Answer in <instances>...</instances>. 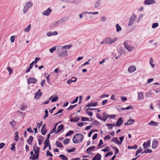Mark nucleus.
<instances>
[{
    "instance_id": "47",
    "label": "nucleus",
    "mask_w": 160,
    "mask_h": 160,
    "mask_svg": "<svg viewBox=\"0 0 160 160\" xmlns=\"http://www.w3.org/2000/svg\"><path fill=\"white\" fill-rule=\"evenodd\" d=\"M40 59V58H36L35 59V61L32 62L33 64H36L37 62Z\"/></svg>"
},
{
    "instance_id": "10",
    "label": "nucleus",
    "mask_w": 160,
    "mask_h": 160,
    "mask_svg": "<svg viewBox=\"0 0 160 160\" xmlns=\"http://www.w3.org/2000/svg\"><path fill=\"white\" fill-rule=\"evenodd\" d=\"M155 3L156 1L154 0H145L143 2V3L145 5L154 4Z\"/></svg>"
},
{
    "instance_id": "45",
    "label": "nucleus",
    "mask_w": 160,
    "mask_h": 160,
    "mask_svg": "<svg viewBox=\"0 0 160 160\" xmlns=\"http://www.w3.org/2000/svg\"><path fill=\"white\" fill-rule=\"evenodd\" d=\"M76 148H73L70 149H68L67 151L68 152H74L75 151Z\"/></svg>"
},
{
    "instance_id": "48",
    "label": "nucleus",
    "mask_w": 160,
    "mask_h": 160,
    "mask_svg": "<svg viewBox=\"0 0 160 160\" xmlns=\"http://www.w3.org/2000/svg\"><path fill=\"white\" fill-rule=\"evenodd\" d=\"M70 141V140L68 138L65 139L63 141L64 144H66L68 143Z\"/></svg>"
},
{
    "instance_id": "34",
    "label": "nucleus",
    "mask_w": 160,
    "mask_h": 160,
    "mask_svg": "<svg viewBox=\"0 0 160 160\" xmlns=\"http://www.w3.org/2000/svg\"><path fill=\"white\" fill-rule=\"evenodd\" d=\"M31 27V25L29 24L26 28L24 29V31L27 32H28L30 29Z\"/></svg>"
},
{
    "instance_id": "55",
    "label": "nucleus",
    "mask_w": 160,
    "mask_h": 160,
    "mask_svg": "<svg viewBox=\"0 0 160 160\" xmlns=\"http://www.w3.org/2000/svg\"><path fill=\"white\" fill-rule=\"evenodd\" d=\"M132 106H129L126 108H121V110H129L130 109H132Z\"/></svg>"
},
{
    "instance_id": "3",
    "label": "nucleus",
    "mask_w": 160,
    "mask_h": 160,
    "mask_svg": "<svg viewBox=\"0 0 160 160\" xmlns=\"http://www.w3.org/2000/svg\"><path fill=\"white\" fill-rule=\"evenodd\" d=\"M65 19L64 18H62L56 21L53 22L52 24V26L53 27H57L62 24L65 23Z\"/></svg>"
},
{
    "instance_id": "44",
    "label": "nucleus",
    "mask_w": 160,
    "mask_h": 160,
    "mask_svg": "<svg viewBox=\"0 0 160 160\" xmlns=\"http://www.w3.org/2000/svg\"><path fill=\"white\" fill-rule=\"evenodd\" d=\"M45 115L43 117V119H45L46 118L48 117V111L47 110H46L45 111Z\"/></svg>"
},
{
    "instance_id": "20",
    "label": "nucleus",
    "mask_w": 160,
    "mask_h": 160,
    "mask_svg": "<svg viewBox=\"0 0 160 160\" xmlns=\"http://www.w3.org/2000/svg\"><path fill=\"white\" fill-rule=\"evenodd\" d=\"M118 52L120 55L124 54L126 52V51L124 48L121 47L118 51Z\"/></svg>"
},
{
    "instance_id": "40",
    "label": "nucleus",
    "mask_w": 160,
    "mask_h": 160,
    "mask_svg": "<svg viewBox=\"0 0 160 160\" xmlns=\"http://www.w3.org/2000/svg\"><path fill=\"white\" fill-rule=\"evenodd\" d=\"M41 131L42 134L43 135H45L47 132V130L46 128H41Z\"/></svg>"
},
{
    "instance_id": "51",
    "label": "nucleus",
    "mask_w": 160,
    "mask_h": 160,
    "mask_svg": "<svg viewBox=\"0 0 160 160\" xmlns=\"http://www.w3.org/2000/svg\"><path fill=\"white\" fill-rule=\"evenodd\" d=\"M81 118L82 120L83 121H88L89 120V118H88L87 117H81Z\"/></svg>"
},
{
    "instance_id": "13",
    "label": "nucleus",
    "mask_w": 160,
    "mask_h": 160,
    "mask_svg": "<svg viewBox=\"0 0 160 160\" xmlns=\"http://www.w3.org/2000/svg\"><path fill=\"white\" fill-rule=\"evenodd\" d=\"M136 69V67L134 66H130L128 69V72L130 73H132L135 71Z\"/></svg>"
},
{
    "instance_id": "60",
    "label": "nucleus",
    "mask_w": 160,
    "mask_h": 160,
    "mask_svg": "<svg viewBox=\"0 0 160 160\" xmlns=\"http://www.w3.org/2000/svg\"><path fill=\"white\" fill-rule=\"evenodd\" d=\"M108 118L113 119L114 118L116 117V115H108Z\"/></svg>"
},
{
    "instance_id": "1",
    "label": "nucleus",
    "mask_w": 160,
    "mask_h": 160,
    "mask_svg": "<svg viewBox=\"0 0 160 160\" xmlns=\"http://www.w3.org/2000/svg\"><path fill=\"white\" fill-rule=\"evenodd\" d=\"M118 40L117 38L112 39L110 37H107L104 39L100 43L102 44H112L116 42Z\"/></svg>"
},
{
    "instance_id": "62",
    "label": "nucleus",
    "mask_w": 160,
    "mask_h": 160,
    "mask_svg": "<svg viewBox=\"0 0 160 160\" xmlns=\"http://www.w3.org/2000/svg\"><path fill=\"white\" fill-rule=\"evenodd\" d=\"M46 155L47 156H49L51 157L53 156V155L48 151L47 152Z\"/></svg>"
},
{
    "instance_id": "23",
    "label": "nucleus",
    "mask_w": 160,
    "mask_h": 160,
    "mask_svg": "<svg viewBox=\"0 0 160 160\" xmlns=\"http://www.w3.org/2000/svg\"><path fill=\"white\" fill-rule=\"evenodd\" d=\"M63 128V124H61L58 126V129L57 132L55 133L56 134L62 131V130Z\"/></svg>"
},
{
    "instance_id": "14",
    "label": "nucleus",
    "mask_w": 160,
    "mask_h": 160,
    "mask_svg": "<svg viewBox=\"0 0 160 160\" xmlns=\"http://www.w3.org/2000/svg\"><path fill=\"white\" fill-rule=\"evenodd\" d=\"M135 122L134 119H130L124 123L125 125H131L133 124Z\"/></svg>"
},
{
    "instance_id": "21",
    "label": "nucleus",
    "mask_w": 160,
    "mask_h": 160,
    "mask_svg": "<svg viewBox=\"0 0 160 160\" xmlns=\"http://www.w3.org/2000/svg\"><path fill=\"white\" fill-rule=\"evenodd\" d=\"M58 32L57 31H54L53 32H49L47 33V35L48 37L52 36L53 35H58Z\"/></svg>"
},
{
    "instance_id": "15",
    "label": "nucleus",
    "mask_w": 160,
    "mask_h": 160,
    "mask_svg": "<svg viewBox=\"0 0 160 160\" xmlns=\"http://www.w3.org/2000/svg\"><path fill=\"white\" fill-rule=\"evenodd\" d=\"M158 142L156 139H154L152 141V148H155L158 145Z\"/></svg>"
},
{
    "instance_id": "28",
    "label": "nucleus",
    "mask_w": 160,
    "mask_h": 160,
    "mask_svg": "<svg viewBox=\"0 0 160 160\" xmlns=\"http://www.w3.org/2000/svg\"><path fill=\"white\" fill-rule=\"evenodd\" d=\"M44 138L42 136H40L38 139V144L40 145L44 140Z\"/></svg>"
},
{
    "instance_id": "58",
    "label": "nucleus",
    "mask_w": 160,
    "mask_h": 160,
    "mask_svg": "<svg viewBox=\"0 0 160 160\" xmlns=\"http://www.w3.org/2000/svg\"><path fill=\"white\" fill-rule=\"evenodd\" d=\"M77 104H75L74 105H71L69 107L67 108V110H72L73 108L76 107Z\"/></svg>"
},
{
    "instance_id": "63",
    "label": "nucleus",
    "mask_w": 160,
    "mask_h": 160,
    "mask_svg": "<svg viewBox=\"0 0 160 160\" xmlns=\"http://www.w3.org/2000/svg\"><path fill=\"white\" fill-rule=\"evenodd\" d=\"M56 48L55 47H52V48L49 49V51L51 53H53L54 50H55Z\"/></svg>"
},
{
    "instance_id": "2",
    "label": "nucleus",
    "mask_w": 160,
    "mask_h": 160,
    "mask_svg": "<svg viewBox=\"0 0 160 160\" xmlns=\"http://www.w3.org/2000/svg\"><path fill=\"white\" fill-rule=\"evenodd\" d=\"M83 139V135L80 133L76 134L72 138V141L74 143L81 142Z\"/></svg>"
},
{
    "instance_id": "27",
    "label": "nucleus",
    "mask_w": 160,
    "mask_h": 160,
    "mask_svg": "<svg viewBox=\"0 0 160 160\" xmlns=\"http://www.w3.org/2000/svg\"><path fill=\"white\" fill-rule=\"evenodd\" d=\"M98 102H95L93 103H90L87 104L86 107H95L97 105Z\"/></svg>"
},
{
    "instance_id": "49",
    "label": "nucleus",
    "mask_w": 160,
    "mask_h": 160,
    "mask_svg": "<svg viewBox=\"0 0 160 160\" xmlns=\"http://www.w3.org/2000/svg\"><path fill=\"white\" fill-rule=\"evenodd\" d=\"M62 52L65 56H67L68 55V52L67 50L66 49L63 50V49H62Z\"/></svg>"
},
{
    "instance_id": "7",
    "label": "nucleus",
    "mask_w": 160,
    "mask_h": 160,
    "mask_svg": "<svg viewBox=\"0 0 160 160\" xmlns=\"http://www.w3.org/2000/svg\"><path fill=\"white\" fill-rule=\"evenodd\" d=\"M137 18V16L133 14L131 17L129 22L128 23V26H130L132 25L133 22L135 21Z\"/></svg>"
},
{
    "instance_id": "56",
    "label": "nucleus",
    "mask_w": 160,
    "mask_h": 160,
    "mask_svg": "<svg viewBox=\"0 0 160 160\" xmlns=\"http://www.w3.org/2000/svg\"><path fill=\"white\" fill-rule=\"evenodd\" d=\"M109 96L108 94H103L102 95L100 96V98H103L105 97H108Z\"/></svg>"
},
{
    "instance_id": "38",
    "label": "nucleus",
    "mask_w": 160,
    "mask_h": 160,
    "mask_svg": "<svg viewBox=\"0 0 160 160\" xmlns=\"http://www.w3.org/2000/svg\"><path fill=\"white\" fill-rule=\"evenodd\" d=\"M72 47V45L71 44H70L68 45H65L62 47V49H69Z\"/></svg>"
},
{
    "instance_id": "16",
    "label": "nucleus",
    "mask_w": 160,
    "mask_h": 160,
    "mask_svg": "<svg viewBox=\"0 0 160 160\" xmlns=\"http://www.w3.org/2000/svg\"><path fill=\"white\" fill-rule=\"evenodd\" d=\"M111 141L115 143L118 145H120L121 144V142H120V141L118 138L116 137L113 138L111 140Z\"/></svg>"
},
{
    "instance_id": "30",
    "label": "nucleus",
    "mask_w": 160,
    "mask_h": 160,
    "mask_svg": "<svg viewBox=\"0 0 160 160\" xmlns=\"http://www.w3.org/2000/svg\"><path fill=\"white\" fill-rule=\"evenodd\" d=\"M101 5V3L96 1L94 4V7L95 8H98Z\"/></svg>"
},
{
    "instance_id": "42",
    "label": "nucleus",
    "mask_w": 160,
    "mask_h": 160,
    "mask_svg": "<svg viewBox=\"0 0 160 160\" xmlns=\"http://www.w3.org/2000/svg\"><path fill=\"white\" fill-rule=\"evenodd\" d=\"M128 148L129 149H136L138 148V146L135 145L134 146H128Z\"/></svg>"
},
{
    "instance_id": "18",
    "label": "nucleus",
    "mask_w": 160,
    "mask_h": 160,
    "mask_svg": "<svg viewBox=\"0 0 160 160\" xmlns=\"http://www.w3.org/2000/svg\"><path fill=\"white\" fill-rule=\"evenodd\" d=\"M101 156L100 154L98 153L92 159V160H100Z\"/></svg>"
},
{
    "instance_id": "19",
    "label": "nucleus",
    "mask_w": 160,
    "mask_h": 160,
    "mask_svg": "<svg viewBox=\"0 0 160 160\" xmlns=\"http://www.w3.org/2000/svg\"><path fill=\"white\" fill-rule=\"evenodd\" d=\"M138 99L140 100H142L144 99L143 92H138Z\"/></svg>"
},
{
    "instance_id": "12",
    "label": "nucleus",
    "mask_w": 160,
    "mask_h": 160,
    "mask_svg": "<svg viewBox=\"0 0 160 160\" xmlns=\"http://www.w3.org/2000/svg\"><path fill=\"white\" fill-rule=\"evenodd\" d=\"M51 12V9L49 8H48L43 12L42 15L44 16H48L50 14Z\"/></svg>"
},
{
    "instance_id": "43",
    "label": "nucleus",
    "mask_w": 160,
    "mask_h": 160,
    "mask_svg": "<svg viewBox=\"0 0 160 160\" xmlns=\"http://www.w3.org/2000/svg\"><path fill=\"white\" fill-rule=\"evenodd\" d=\"M58 97L57 96H56L51 99V101L52 102H55L58 100Z\"/></svg>"
},
{
    "instance_id": "50",
    "label": "nucleus",
    "mask_w": 160,
    "mask_h": 160,
    "mask_svg": "<svg viewBox=\"0 0 160 160\" xmlns=\"http://www.w3.org/2000/svg\"><path fill=\"white\" fill-rule=\"evenodd\" d=\"M110 148L109 147H106L104 149H102V151L104 152H107L109 150Z\"/></svg>"
},
{
    "instance_id": "54",
    "label": "nucleus",
    "mask_w": 160,
    "mask_h": 160,
    "mask_svg": "<svg viewBox=\"0 0 160 160\" xmlns=\"http://www.w3.org/2000/svg\"><path fill=\"white\" fill-rule=\"evenodd\" d=\"M12 147L10 148V149L12 151H14L15 148V143H13L12 145Z\"/></svg>"
},
{
    "instance_id": "29",
    "label": "nucleus",
    "mask_w": 160,
    "mask_h": 160,
    "mask_svg": "<svg viewBox=\"0 0 160 160\" xmlns=\"http://www.w3.org/2000/svg\"><path fill=\"white\" fill-rule=\"evenodd\" d=\"M106 126L108 127L109 129L111 130L112 129V127L114 126H116V124H106Z\"/></svg>"
},
{
    "instance_id": "31",
    "label": "nucleus",
    "mask_w": 160,
    "mask_h": 160,
    "mask_svg": "<svg viewBox=\"0 0 160 160\" xmlns=\"http://www.w3.org/2000/svg\"><path fill=\"white\" fill-rule=\"evenodd\" d=\"M33 140V137L32 136H30L29 139L27 140V142L29 144H31Z\"/></svg>"
},
{
    "instance_id": "41",
    "label": "nucleus",
    "mask_w": 160,
    "mask_h": 160,
    "mask_svg": "<svg viewBox=\"0 0 160 160\" xmlns=\"http://www.w3.org/2000/svg\"><path fill=\"white\" fill-rule=\"evenodd\" d=\"M73 132H74L73 131L70 130L66 133L65 136L66 137L68 136H70L73 133Z\"/></svg>"
},
{
    "instance_id": "32",
    "label": "nucleus",
    "mask_w": 160,
    "mask_h": 160,
    "mask_svg": "<svg viewBox=\"0 0 160 160\" xmlns=\"http://www.w3.org/2000/svg\"><path fill=\"white\" fill-rule=\"evenodd\" d=\"M80 120V118L78 117H76L74 118L71 119L70 120L71 122H77Z\"/></svg>"
},
{
    "instance_id": "64",
    "label": "nucleus",
    "mask_w": 160,
    "mask_h": 160,
    "mask_svg": "<svg viewBox=\"0 0 160 160\" xmlns=\"http://www.w3.org/2000/svg\"><path fill=\"white\" fill-rule=\"evenodd\" d=\"M111 138V136L109 135H107L106 136H105L104 138V140H105L106 139L109 140Z\"/></svg>"
},
{
    "instance_id": "22",
    "label": "nucleus",
    "mask_w": 160,
    "mask_h": 160,
    "mask_svg": "<svg viewBox=\"0 0 160 160\" xmlns=\"http://www.w3.org/2000/svg\"><path fill=\"white\" fill-rule=\"evenodd\" d=\"M150 141H148L147 142H145L143 144V148L146 149L147 147H149L150 146Z\"/></svg>"
},
{
    "instance_id": "9",
    "label": "nucleus",
    "mask_w": 160,
    "mask_h": 160,
    "mask_svg": "<svg viewBox=\"0 0 160 160\" xmlns=\"http://www.w3.org/2000/svg\"><path fill=\"white\" fill-rule=\"evenodd\" d=\"M42 92H41L40 89H38L37 92L35 93L34 98L37 100L39 99L42 95Z\"/></svg>"
},
{
    "instance_id": "24",
    "label": "nucleus",
    "mask_w": 160,
    "mask_h": 160,
    "mask_svg": "<svg viewBox=\"0 0 160 160\" xmlns=\"http://www.w3.org/2000/svg\"><path fill=\"white\" fill-rule=\"evenodd\" d=\"M95 148V147L94 146H93L91 147H89L86 150V151L88 153L89 152H91L94 150Z\"/></svg>"
},
{
    "instance_id": "46",
    "label": "nucleus",
    "mask_w": 160,
    "mask_h": 160,
    "mask_svg": "<svg viewBox=\"0 0 160 160\" xmlns=\"http://www.w3.org/2000/svg\"><path fill=\"white\" fill-rule=\"evenodd\" d=\"M158 26V23H154L152 24V28H155Z\"/></svg>"
},
{
    "instance_id": "33",
    "label": "nucleus",
    "mask_w": 160,
    "mask_h": 160,
    "mask_svg": "<svg viewBox=\"0 0 160 160\" xmlns=\"http://www.w3.org/2000/svg\"><path fill=\"white\" fill-rule=\"evenodd\" d=\"M116 31L118 32L122 30L121 27L119 25V24L118 23L116 25Z\"/></svg>"
},
{
    "instance_id": "5",
    "label": "nucleus",
    "mask_w": 160,
    "mask_h": 160,
    "mask_svg": "<svg viewBox=\"0 0 160 160\" xmlns=\"http://www.w3.org/2000/svg\"><path fill=\"white\" fill-rule=\"evenodd\" d=\"M32 3L30 1H29L27 2L25 4L23 8V13H25L27 11L28 9L32 6Z\"/></svg>"
},
{
    "instance_id": "36",
    "label": "nucleus",
    "mask_w": 160,
    "mask_h": 160,
    "mask_svg": "<svg viewBox=\"0 0 160 160\" xmlns=\"http://www.w3.org/2000/svg\"><path fill=\"white\" fill-rule=\"evenodd\" d=\"M56 146L58 147L61 148L63 147V146L62 145V144L58 141H57L56 142Z\"/></svg>"
},
{
    "instance_id": "17",
    "label": "nucleus",
    "mask_w": 160,
    "mask_h": 160,
    "mask_svg": "<svg viewBox=\"0 0 160 160\" xmlns=\"http://www.w3.org/2000/svg\"><path fill=\"white\" fill-rule=\"evenodd\" d=\"M123 120L122 118H119L116 124V126H119L121 125L123 122Z\"/></svg>"
},
{
    "instance_id": "35",
    "label": "nucleus",
    "mask_w": 160,
    "mask_h": 160,
    "mask_svg": "<svg viewBox=\"0 0 160 160\" xmlns=\"http://www.w3.org/2000/svg\"><path fill=\"white\" fill-rule=\"evenodd\" d=\"M59 157L62 160H68V158L64 155H60Z\"/></svg>"
},
{
    "instance_id": "26",
    "label": "nucleus",
    "mask_w": 160,
    "mask_h": 160,
    "mask_svg": "<svg viewBox=\"0 0 160 160\" xmlns=\"http://www.w3.org/2000/svg\"><path fill=\"white\" fill-rule=\"evenodd\" d=\"M145 97L147 98H152L153 97L152 96V93L151 92L148 91L145 93Z\"/></svg>"
},
{
    "instance_id": "8",
    "label": "nucleus",
    "mask_w": 160,
    "mask_h": 160,
    "mask_svg": "<svg viewBox=\"0 0 160 160\" xmlns=\"http://www.w3.org/2000/svg\"><path fill=\"white\" fill-rule=\"evenodd\" d=\"M37 80L34 78L30 77L27 80V82L28 84H35L37 82Z\"/></svg>"
},
{
    "instance_id": "59",
    "label": "nucleus",
    "mask_w": 160,
    "mask_h": 160,
    "mask_svg": "<svg viewBox=\"0 0 160 160\" xmlns=\"http://www.w3.org/2000/svg\"><path fill=\"white\" fill-rule=\"evenodd\" d=\"M107 18L105 16L102 17L101 19V21L102 22H105L107 20Z\"/></svg>"
},
{
    "instance_id": "53",
    "label": "nucleus",
    "mask_w": 160,
    "mask_h": 160,
    "mask_svg": "<svg viewBox=\"0 0 160 160\" xmlns=\"http://www.w3.org/2000/svg\"><path fill=\"white\" fill-rule=\"evenodd\" d=\"M58 56L59 57H62L64 56H65L62 52H60L59 53H58Z\"/></svg>"
},
{
    "instance_id": "61",
    "label": "nucleus",
    "mask_w": 160,
    "mask_h": 160,
    "mask_svg": "<svg viewBox=\"0 0 160 160\" xmlns=\"http://www.w3.org/2000/svg\"><path fill=\"white\" fill-rule=\"evenodd\" d=\"M102 116L103 117L105 118H107V119L108 118V115L106 112H104L102 114Z\"/></svg>"
},
{
    "instance_id": "52",
    "label": "nucleus",
    "mask_w": 160,
    "mask_h": 160,
    "mask_svg": "<svg viewBox=\"0 0 160 160\" xmlns=\"http://www.w3.org/2000/svg\"><path fill=\"white\" fill-rule=\"evenodd\" d=\"M113 154V153L112 152H109L107 153L105 156V158H106V157L109 156V155H112Z\"/></svg>"
},
{
    "instance_id": "11",
    "label": "nucleus",
    "mask_w": 160,
    "mask_h": 160,
    "mask_svg": "<svg viewBox=\"0 0 160 160\" xmlns=\"http://www.w3.org/2000/svg\"><path fill=\"white\" fill-rule=\"evenodd\" d=\"M62 1L63 2H68L70 3L77 4L79 2L80 0H62Z\"/></svg>"
},
{
    "instance_id": "4",
    "label": "nucleus",
    "mask_w": 160,
    "mask_h": 160,
    "mask_svg": "<svg viewBox=\"0 0 160 160\" xmlns=\"http://www.w3.org/2000/svg\"><path fill=\"white\" fill-rule=\"evenodd\" d=\"M34 149L33 151L34 152L36 155H35L34 154H33V157L32 158V156H31L30 157V159H32V160H35L36 159L38 158L39 157V151L37 150L36 149V146L35 145H34L33 147Z\"/></svg>"
},
{
    "instance_id": "57",
    "label": "nucleus",
    "mask_w": 160,
    "mask_h": 160,
    "mask_svg": "<svg viewBox=\"0 0 160 160\" xmlns=\"http://www.w3.org/2000/svg\"><path fill=\"white\" fill-rule=\"evenodd\" d=\"M112 147L114 148L115 151V155H116V154H117L118 152H119V150L118 149V148H116L115 147H113V146H112Z\"/></svg>"
},
{
    "instance_id": "25",
    "label": "nucleus",
    "mask_w": 160,
    "mask_h": 160,
    "mask_svg": "<svg viewBox=\"0 0 160 160\" xmlns=\"http://www.w3.org/2000/svg\"><path fill=\"white\" fill-rule=\"evenodd\" d=\"M158 124L159 123L154 122L153 121H151L148 123L149 125H152L154 126H157Z\"/></svg>"
},
{
    "instance_id": "6",
    "label": "nucleus",
    "mask_w": 160,
    "mask_h": 160,
    "mask_svg": "<svg viewBox=\"0 0 160 160\" xmlns=\"http://www.w3.org/2000/svg\"><path fill=\"white\" fill-rule=\"evenodd\" d=\"M123 44L125 48L129 52H131L135 49V48L133 47H132L131 46L129 45L128 43V42L126 41L124 42Z\"/></svg>"
},
{
    "instance_id": "37",
    "label": "nucleus",
    "mask_w": 160,
    "mask_h": 160,
    "mask_svg": "<svg viewBox=\"0 0 160 160\" xmlns=\"http://www.w3.org/2000/svg\"><path fill=\"white\" fill-rule=\"evenodd\" d=\"M150 60L149 61V63L152 68H153L155 67V64L153 63L154 61L152 58H150Z\"/></svg>"
},
{
    "instance_id": "39",
    "label": "nucleus",
    "mask_w": 160,
    "mask_h": 160,
    "mask_svg": "<svg viewBox=\"0 0 160 160\" xmlns=\"http://www.w3.org/2000/svg\"><path fill=\"white\" fill-rule=\"evenodd\" d=\"M49 143V141H47L46 140H45L44 142V148H43L44 150L46 148H47L48 146Z\"/></svg>"
}]
</instances>
